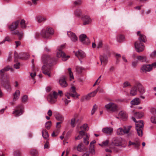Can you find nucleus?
I'll return each mask as SVG.
<instances>
[{"mask_svg": "<svg viewBox=\"0 0 156 156\" xmlns=\"http://www.w3.org/2000/svg\"><path fill=\"white\" fill-rule=\"evenodd\" d=\"M140 37L138 38V40L140 42H145L146 41V36L144 35L140 34L139 35Z\"/></svg>", "mask_w": 156, "mask_h": 156, "instance_id": "cd10ccee", "label": "nucleus"}, {"mask_svg": "<svg viewBox=\"0 0 156 156\" xmlns=\"http://www.w3.org/2000/svg\"><path fill=\"white\" fill-rule=\"evenodd\" d=\"M150 56L152 58H154L156 57V51H154L151 54H150Z\"/></svg>", "mask_w": 156, "mask_h": 156, "instance_id": "bf43d9fd", "label": "nucleus"}, {"mask_svg": "<svg viewBox=\"0 0 156 156\" xmlns=\"http://www.w3.org/2000/svg\"><path fill=\"white\" fill-rule=\"evenodd\" d=\"M68 36L70 37L71 40L73 42H76L78 40V38L75 33L71 31H68L67 33Z\"/></svg>", "mask_w": 156, "mask_h": 156, "instance_id": "2eb2a0df", "label": "nucleus"}, {"mask_svg": "<svg viewBox=\"0 0 156 156\" xmlns=\"http://www.w3.org/2000/svg\"><path fill=\"white\" fill-rule=\"evenodd\" d=\"M20 94V91L18 90H16L15 92L13 94V101H14L17 100L19 98Z\"/></svg>", "mask_w": 156, "mask_h": 156, "instance_id": "393cba45", "label": "nucleus"}, {"mask_svg": "<svg viewBox=\"0 0 156 156\" xmlns=\"http://www.w3.org/2000/svg\"><path fill=\"white\" fill-rule=\"evenodd\" d=\"M80 128L81 129H82L83 128V129L85 131H87L88 130V128L87 124H84L83 126L81 127H80Z\"/></svg>", "mask_w": 156, "mask_h": 156, "instance_id": "c03bdc74", "label": "nucleus"}, {"mask_svg": "<svg viewBox=\"0 0 156 156\" xmlns=\"http://www.w3.org/2000/svg\"><path fill=\"white\" fill-rule=\"evenodd\" d=\"M137 88L135 84V85L131 88L129 94L131 96H134L137 94Z\"/></svg>", "mask_w": 156, "mask_h": 156, "instance_id": "6ab92c4d", "label": "nucleus"}, {"mask_svg": "<svg viewBox=\"0 0 156 156\" xmlns=\"http://www.w3.org/2000/svg\"><path fill=\"white\" fill-rule=\"evenodd\" d=\"M91 97L90 95L89 94L85 96V99L88 100L90 99V98Z\"/></svg>", "mask_w": 156, "mask_h": 156, "instance_id": "e2e57ef3", "label": "nucleus"}, {"mask_svg": "<svg viewBox=\"0 0 156 156\" xmlns=\"http://www.w3.org/2000/svg\"><path fill=\"white\" fill-rule=\"evenodd\" d=\"M138 62V61L137 60L133 62L132 64V66L133 67H136Z\"/></svg>", "mask_w": 156, "mask_h": 156, "instance_id": "5fc2aeb1", "label": "nucleus"}, {"mask_svg": "<svg viewBox=\"0 0 156 156\" xmlns=\"http://www.w3.org/2000/svg\"><path fill=\"white\" fill-rule=\"evenodd\" d=\"M69 93V95L73 98H74L76 96V95H77V93H73V94L70 92Z\"/></svg>", "mask_w": 156, "mask_h": 156, "instance_id": "680f3d73", "label": "nucleus"}, {"mask_svg": "<svg viewBox=\"0 0 156 156\" xmlns=\"http://www.w3.org/2000/svg\"><path fill=\"white\" fill-rule=\"evenodd\" d=\"M134 115L136 118L140 119L144 116V114L143 112H138L135 113Z\"/></svg>", "mask_w": 156, "mask_h": 156, "instance_id": "c85d7f7f", "label": "nucleus"}, {"mask_svg": "<svg viewBox=\"0 0 156 156\" xmlns=\"http://www.w3.org/2000/svg\"><path fill=\"white\" fill-rule=\"evenodd\" d=\"M53 30L51 28L47 27L46 29L43 30L41 33V36L44 38H49L50 36L53 34Z\"/></svg>", "mask_w": 156, "mask_h": 156, "instance_id": "7ed1b4c3", "label": "nucleus"}, {"mask_svg": "<svg viewBox=\"0 0 156 156\" xmlns=\"http://www.w3.org/2000/svg\"><path fill=\"white\" fill-rule=\"evenodd\" d=\"M35 19L36 21L39 23L44 22L47 20V18L46 17L41 16H36Z\"/></svg>", "mask_w": 156, "mask_h": 156, "instance_id": "4be33fe9", "label": "nucleus"}, {"mask_svg": "<svg viewBox=\"0 0 156 156\" xmlns=\"http://www.w3.org/2000/svg\"><path fill=\"white\" fill-rule=\"evenodd\" d=\"M73 93H77L76 91V88L74 86L72 87L70 92Z\"/></svg>", "mask_w": 156, "mask_h": 156, "instance_id": "052dcab7", "label": "nucleus"}, {"mask_svg": "<svg viewBox=\"0 0 156 156\" xmlns=\"http://www.w3.org/2000/svg\"><path fill=\"white\" fill-rule=\"evenodd\" d=\"M75 119L74 118L71 119V125L73 127H74L75 126Z\"/></svg>", "mask_w": 156, "mask_h": 156, "instance_id": "3c124183", "label": "nucleus"}, {"mask_svg": "<svg viewBox=\"0 0 156 156\" xmlns=\"http://www.w3.org/2000/svg\"><path fill=\"white\" fill-rule=\"evenodd\" d=\"M102 132L107 134L110 135L113 133V128L110 127H106L102 129Z\"/></svg>", "mask_w": 156, "mask_h": 156, "instance_id": "a211bd4d", "label": "nucleus"}, {"mask_svg": "<svg viewBox=\"0 0 156 156\" xmlns=\"http://www.w3.org/2000/svg\"><path fill=\"white\" fill-rule=\"evenodd\" d=\"M20 65V63L19 62L17 63L14 65V67L16 69H18L20 68L19 66Z\"/></svg>", "mask_w": 156, "mask_h": 156, "instance_id": "4d7b16f0", "label": "nucleus"}, {"mask_svg": "<svg viewBox=\"0 0 156 156\" xmlns=\"http://www.w3.org/2000/svg\"><path fill=\"white\" fill-rule=\"evenodd\" d=\"M42 60L45 64L42 67V72L45 75L50 77L51 66L56 64L57 59L54 58H51L49 56L44 55L42 56Z\"/></svg>", "mask_w": 156, "mask_h": 156, "instance_id": "f257e3e1", "label": "nucleus"}, {"mask_svg": "<svg viewBox=\"0 0 156 156\" xmlns=\"http://www.w3.org/2000/svg\"><path fill=\"white\" fill-rule=\"evenodd\" d=\"M103 46L102 41L101 40H99L97 45V48H99L102 47Z\"/></svg>", "mask_w": 156, "mask_h": 156, "instance_id": "49530a36", "label": "nucleus"}, {"mask_svg": "<svg viewBox=\"0 0 156 156\" xmlns=\"http://www.w3.org/2000/svg\"><path fill=\"white\" fill-rule=\"evenodd\" d=\"M51 125V121H48L46 123L45 127L48 129H49Z\"/></svg>", "mask_w": 156, "mask_h": 156, "instance_id": "a18cd8bd", "label": "nucleus"}, {"mask_svg": "<svg viewBox=\"0 0 156 156\" xmlns=\"http://www.w3.org/2000/svg\"><path fill=\"white\" fill-rule=\"evenodd\" d=\"M89 153H91L92 154H94L95 153L94 149V145H93L92 146H90L89 149Z\"/></svg>", "mask_w": 156, "mask_h": 156, "instance_id": "4c0bfd02", "label": "nucleus"}, {"mask_svg": "<svg viewBox=\"0 0 156 156\" xmlns=\"http://www.w3.org/2000/svg\"><path fill=\"white\" fill-rule=\"evenodd\" d=\"M75 55L78 58H83L85 56V53L81 50H79L77 52H76L75 53Z\"/></svg>", "mask_w": 156, "mask_h": 156, "instance_id": "b1692460", "label": "nucleus"}, {"mask_svg": "<svg viewBox=\"0 0 156 156\" xmlns=\"http://www.w3.org/2000/svg\"><path fill=\"white\" fill-rule=\"evenodd\" d=\"M123 130L124 131V133H128L129 132L128 128L126 127H124Z\"/></svg>", "mask_w": 156, "mask_h": 156, "instance_id": "13d9d810", "label": "nucleus"}, {"mask_svg": "<svg viewBox=\"0 0 156 156\" xmlns=\"http://www.w3.org/2000/svg\"><path fill=\"white\" fill-rule=\"evenodd\" d=\"M119 115L123 119H126L127 115L123 111H121L119 113Z\"/></svg>", "mask_w": 156, "mask_h": 156, "instance_id": "f704fd0d", "label": "nucleus"}, {"mask_svg": "<svg viewBox=\"0 0 156 156\" xmlns=\"http://www.w3.org/2000/svg\"><path fill=\"white\" fill-rule=\"evenodd\" d=\"M100 60L101 63H103L104 65H105L108 62V58L106 55H101L100 56Z\"/></svg>", "mask_w": 156, "mask_h": 156, "instance_id": "412c9836", "label": "nucleus"}, {"mask_svg": "<svg viewBox=\"0 0 156 156\" xmlns=\"http://www.w3.org/2000/svg\"><path fill=\"white\" fill-rule=\"evenodd\" d=\"M123 129L122 128H119L117 131V133L118 135H122L124 134Z\"/></svg>", "mask_w": 156, "mask_h": 156, "instance_id": "e433bc0d", "label": "nucleus"}, {"mask_svg": "<svg viewBox=\"0 0 156 156\" xmlns=\"http://www.w3.org/2000/svg\"><path fill=\"white\" fill-rule=\"evenodd\" d=\"M135 84L138 91L141 94H142L145 92V90L144 87L139 82L136 81L135 83Z\"/></svg>", "mask_w": 156, "mask_h": 156, "instance_id": "ddd939ff", "label": "nucleus"}, {"mask_svg": "<svg viewBox=\"0 0 156 156\" xmlns=\"http://www.w3.org/2000/svg\"><path fill=\"white\" fill-rule=\"evenodd\" d=\"M20 27L22 28L25 29L27 27V24L26 23L25 21L23 19H22L21 21L20 20Z\"/></svg>", "mask_w": 156, "mask_h": 156, "instance_id": "c756f323", "label": "nucleus"}, {"mask_svg": "<svg viewBox=\"0 0 156 156\" xmlns=\"http://www.w3.org/2000/svg\"><path fill=\"white\" fill-rule=\"evenodd\" d=\"M55 118L57 120L61 122H62L64 120L63 117L62 115L60 114H58L55 117Z\"/></svg>", "mask_w": 156, "mask_h": 156, "instance_id": "c9c22d12", "label": "nucleus"}, {"mask_svg": "<svg viewBox=\"0 0 156 156\" xmlns=\"http://www.w3.org/2000/svg\"><path fill=\"white\" fill-rule=\"evenodd\" d=\"M58 94L55 91H53V94H50L47 97V99L48 101L51 104L55 103L56 101Z\"/></svg>", "mask_w": 156, "mask_h": 156, "instance_id": "20e7f679", "label": "nucleus"}, {"mask_svg": "<svg viewBox=\"0 0 156 156\" xmlns=\"http://www.w3.org/2000/svg\"><path fill=\"white\" fill-rule=\"evenodd\" d=\"M136 58L138 61L145 62L147 61V58L145 56L138 55L136 56Z\"/></svg>", "mask_w": 156, "mask_h": 156, "instance_id": "5701e85b", "label": "nucleus"}, {"mask_svg": "<svg viewBox=\"0 0 156 156\" xmlns=\"http://www.w3.org/2000/svg\"><path fill=\"white\" fill-rule=\"evenodd\" d=\"M79 39L80 41L83 44H87L90 43L89 38L87 37L86 35L84 34H81L79 37Z\"/></svg>", "mask_w": 156, "mask_h": 156, "instance_id": "9b49d317", "label": "nucleus"}, {"mask_svg": "<svg viewBox=\"0 0 156 156\" xmlns=\"http://www.w3.org/2000/svg\"><path fill=\"white\" fill-rule=\"evenodd\" d=\"M42 133L43 138L45 139H48L49 136V135L47 131L45 129H44L42 131Z\"/></svg>", "mask_w": 156, "mask_h": 156, "instance_id": "7c9ffc66", "label": "nucleus"}, {"mask_svg": "<svg viewBox=\"0 0 156 156\" xmlns=\"http://www.w3.org/2000/svg\"><path fill=\"white\" fill-rule=\"evenodd\" d=\"M152 69V66L150 65H144L141 68L142 72L146 73L150 71Z\"/></svg>", "mask_w": 156, "mask_h": 156, "instance_id": "4468645a", "label": "nucleus"}, {"mask_svg": "<svg viewBox=\"0 0 156 156\" xmlns=\"http://www.w3.org/2000/svg\"><path fill=\"white\" fill-rule=\"evenodd\" d=\"M151 112L153 114L156 115V109H155L152 108L151 110Z\"/></svg>", "mask_w": 156, "mask_h": 156, "instance_id": "774afa93", "label": "nucleus"}, {"mask_svg": "<svg viewBox=\"0 0 156 156\" xmlns=\"http://www.w3.org/2000/svg\"><path fill=\"white\" fill-rule=\"evenodd\" d=\"M49 143L48 142H47L46 143L44 144V148H48L49 147Z\"/></svg>", "mask_w": 156, "mask_h": 156, "instance_id": "69168bd1", "label": "nucleus"}, {"mask_svg": "<svg viewBox=\"0 0 156 156\" xmlns=\"http://www.w3.org/2000/svg\"><path fill=\"white\" fill-rule=\"evenodd\" d=\"M96 105L95 104L93 106V108L91 111V115H93L94 114L96 109H97V108H96Z\"/></svg>", "mask_w": 156, "mask_h": 156, "instance_id": "864d4df0", "label": "nucleus"}, {"mask_svg": "<svg viewBox=\"0 0 156 156\" xmlns=\"http://www.w3.org/2000/svg\"><path fill=\"white\" fill-rule=\"evenodd\" d=\"M21 153L19 151H17L14 152V155L16 156H20Z\"/></svg>", "mask_w": 156, "mask_h": 156, "instance_id": "6e6d98bb", "label": "nucleus"}, {"mask_svg": "<svg viewBox=\"0 0 156 156\" xmlns=\"http://www.w3.org/2000/svg\"><path fill=\"white\" fill-rule=\"evenodd\" d=\"M3 86L7 90L10 89V85L9 80H7L5 81L3 83Z\"/></svg>", "mask_w": 156, "mask_h": 156, "instance_id": "a878e982", "label": "nucleus"}, {"mask_svg": "<svg viewBox=\"0 0 156 156\" xmlns=\"http://www.w3.org/2000/svg\"><path fill=\"white\" fill-rule=\"evenodd\" d=\"M58 50L57 52V56L59 58L61 57L62 60L66 61L67 59V58L69 57V56H66L65 54L62 50H61L60 48H58Z\"/></svg>", "mask_w": 156, "mask_h": 156, "instance_id": "1a4fd4ad", "label": "nucleus"}, {"mask_svg": "<svg viewBox=\"0 0 156 156\" xmlns=\"http://www.w3.org/2000/svg\"><path fill=\"white\" fill-rule=\"evenodd\" d=\"M109 143V140H106L105 141H103L101 144H99V145L101 147L104 146H107Z\"/></svg>", "mask_w": 156, "mask_h": 156, "instance_id": "ea45409f", "label": "nucleus"}, {"mask_svg": "<svg viewBox=\"0 0 156 156\" xmlns=\"http://www.w3.org/2000/svg\"><path fill=\"white\" fill-rule=\"evenodd\" d=\"M83 142L85 144L87 145L89 143V141L85 138H83Z\"/></svg>", "mask_w": 156, "mask_h": 156, "instance_id": "338daca9", "label": "nucleus"}, {"mask_svg": "<svg viewBox=\"0 0 156 156\" xmlns=\"http://www.w3.org/2000/svg\"><path fill=\"white\" fill-rule=\"evenodd\" d=\"M76 71L79 73H81L83 70V68L81 67L77 66L76 68Z\"/></svg>", "mask_w": 156, "mask_h": 156, "instance_id": "37998d69", "label": "nucleus"}, {"mask_svg": "<svg viewBox=\"0 0 156 156\" xmlns=\"http://www.w3.org/2000/svg\"><path fill=\"white\" fill-rule=\"evenodd\" d=\"M79 134L80 135L82 136L85 134V133L82 130L79 131Z\"/></svg>", "mask_w": 156, "mask_h": 156, "instance_id": "0e129e2a", "label": "nucleus"}, {"mask_svg": "<svg viewBox=\"0 0 156 156\" xmlns=\"http://www.w3.org/2000/svg\"><path fill=\"white\" fill-rule=\"evenodd\" d=\"M134 46L136 51L138 52H142L144 49V44L139 41L136 42L134 44Z\"/></svg>", "mask_w": 156, "mask_h": 156, "instance_id": "423d86ee", "label": "nucleus"}, {"mask_svg": "<svg viewBox=\"0 0 156 156\" xmlns=\"http://www.w3.org/2000/svg\"><path fill=\"white\" fill-rule=\"evenodd\" d=\"M82 19L83 21V25L89 24L91 22V19L88 15H85L83 16Z\"/></svg>", "mask_w": 156, "mask_h": 156, "instance_id": "dca6fc26", "label": "nucleus"}, {"mask_svg": "<svg viewBox=\"0 0 156 156\" xmlns=\"http://www.w3.org/2000/svg\"><path fill=\"white\" fill-rule=\"evenodd\" d=\"M10 70L11 71L13 72V69L9 66H7L0 70V76L3 77L5 72Z\"/></svg>", "mask_w": 156, "mask_h": 156, "instance_id": "f8f14e48", "label": "nucleus"}, {"mask_svg": "<svg viewBox=\"0 0 156 156\" xmlns=\"http://www.w3.org/2000/svg\"><path fill=\"white\" fill-rule=\"evenodd\" d=\"M105 107L107 109L112 112H115L117 110V105L114 103L110 102L106 105Z\"/></svg>", "mask_w": 156, "mask_h": 156, "instance_id": "6e6552de", "label": "nucleus"}, {"mask_svg": "<svg viewBox=\"0 0 156 156\" xmlns=\"http://www.w3.org/2000/svg\"><path fill=\"white\" fill-rule=\"evenodd\" d=\"M122 143V138L118 137L114 138L112 140L111 144L115 146H121Z\"/></svg>", "mask_w": 156, "mask_h": 156, "instance_id": "0eeeda50", "label": "nucleus"}, {"mask_svg": "<svg viewBox=\"0 0 156 156\" xmlns=\"http://www.w3.org/2000/svg\"><path fill=\"white\" fill-rule=\"evenodd\" d=\"M151 120L152 123L156 124V117L153 116H152L151 117Z\"/></svg>", "mask_w": 156, "mask_h": 156, "instance_id": "603ef678", "label": "nucleus"}, {"mask_svg": "<svg viewBox=\"0 0 156 156\" xmlns=\"http://www.w3.org/2000/svg\"><path fill=\"white\" fill-rule=\"evenodd\" d=\"M24 111L22 109V105H20L17 106L12 112V114L16 117H18L23 113Z\"/></svg>", "mask_w": 156, "mask_h": 156, "instance_id": "39448f33", "label": "nucleus"}, {"mask_svg": "<svg viewBox=\"0 0 156 156\" xmlns=\"http://www.w3.org/2000/svg\"><path fill=\"white\" fill-rule=\"evenodd\" d=\"M30 153L33 156H37L38 152L37 151L35 150H33L30 151Z\"/></svg>", "mask_w": 156, "mask_h": 156, "instance_id": "79ce46f5", "label": "nucleus"}, {"mask_svg": "<svg viewBox=\"0 0 156 156\" xmlns=\"http://www.w3.org/2000/svg\"><path fill=\"white\" fill-rule=\"evenodd\" d=\"M133 121L136 123L135 128L138 135L140 137L142 136L143 135V129L144 126V123L143 120H141L136 122L135 118L132 117Z\"/></svg>", "mask_w": 156, "mask_h": 156, "instance_id": "f03ea898", "label": "nucleus"}, {"mask_svg": "<svg viewBox=\"0 0 156 156\" xmlns=\"http://www.w3.org/2000/svg\"><path fill=\"white\" fill-rule=\"evenodd\" d=\"M83 146V145L82 143L79 144L77 147V150L79 151H83V148H82Z\"/></svg>", "mask_w": 156, "mask_h": 156, "instance_id": "58836bf2", "label": "nucleus"}, {"mask_svg": "<svg viewBox=\"0 0 156 156\" xmlns=\"http://www.w3.org/2000/svg\"><path fill=\"white\" fill-rule=\"evenodd\" d=\"M74 14L75 16L77 17H80L82 15V12L80 9H77L75 11Z\"/></svg>", "mask_w": 156, "mask_h": 156, "instance_id": "2f4dec72", "label": "nucleus"}, {"mask_svg": "<svg viewBox=\"0 0 156 156\" xmlns=\"http://www.w3.org/2000/svg\"><path fill=\"white\" fill-rule=\"evenodd\" d=\"M81 3L82 2L81 0H76L73 2V4L74 6L80 5L81 4Z\"/></svg>", "mask_w": 156, "mask_h": 156, "instance_id": "a19ab883", "label": "nucleus"}, {"mask_svg": "<svg viewBox=\"0 0 156 156\" xmlns=\"http://www.w3.org/2000/svg\"><path fill=\"white\" fill-rule=\"evenodd\" d=\"M125 40L124 36L122 35H119L117 37V40L118 42H121Z\"/></svg>", "mask_w": 156, "mask_h": 156, "instance_id": "72a5a7b5", "label": "nucleus"}, {"mask_svg": "<svg viewBox=\"0 0 156 156\" xmlns=\"http://www.w3.org/2000/svg\"><path fill=\"white\" fill-rule=\"evenodd\" d=\"M140 103V100L139 98H135L131 101V104L133 105H137Z\"/></svg>", "mask_w": 156, "mask_h": 156, "instance_id": "bb28decb", "label": "nucleus"}, {"mask_svg": "<svg viewBox=\"0 0 156 156\" xmlns=\"http://www.w3.org/2000/svg\"><path fill=\"white\" fill-rule=\"evenodd\" d=\"M59 83L62 87H66L68 84L66 81L65 78V76L61 78L59 80Z\"/></svg>", "mask_w": 156, "mask_h": 156, "instance_id": "aec40b11", "label": "nucleus"}, {"mask_svg": "<svg viewBox=\"0 0 156 156\" xmlns=\"http://www.w3.org/2000/svg\"><path fill=\"white\" fill-rule=\"evenodd\" d=\"M129 144L130 145H133L134 148L137 149H138L139 148V147L140 146V141L137 140L132 142L130 141H129Z\"/></svg>", "mask_w": 156, "mask_h": 156, "instance_id": "f3484780", "label": "nucleus"}, {"mask_svg": "<svg viewBox=\"0 0 156 156\" xmlns=\"http://www.w3.org/2000/svg\"><path fill=\"white\" fill-rule=\"evenodd\" d=\"M69 76L70 78L71 79H73L74 77L72 72L71 71V69L70 68H69L68 69Z\"/></svg>", "mask_w": 156, "mask_h": 156, "instance_id": "de8ad7c7", "label": "nucleus"}, {"mask_svg": "<svg viewBox=\"0 0 156 156\" xmlns=\"http://www.w3.org/2000/svg\"><path fill=\"white\" fill-rule=\"evenodd\" d=\"M128 86H131L130 83L128 81H126L123 84V87L124 88Z\"/></svg>", "mask_w": 156, "mask_h": 156, "instance_id": "8fccbe9b", "label": "nucleus"}, {"mask_svg": "<svg viewBox=\"0 0 156 156\" xmlns=\"http://www.w3.org/2000/svg\"><path fill=\"white\" fill-rule=\"evenodd\" d=\"M28 98V96L27 95H24L22 97V102L23 103H25L26 102Z\"/></svg>", "mask_w": 156, "mask_h": 156, "instance_id": "09e8293b", "label": "nucleus"}, {"mask_svg": "<svg viewBox=\"0 0 156 156\" xmlns=\"http://www.w3.org/2000/svg\"><path fill=\"white\" fill-rule=\"evenodd\" d=\"M20 22V20H17L13 21L11 24L9 26V29L11 31L15 30L17 28Z\"/></svg>", "mask_w": 156, "mask_h": 156, "instance_id": "9d476101", "label": "nucleus"}, {"mask_svg": "<svg viewBox=\"0 0 156 156\" xmlns=\"http://www.w3.org/2000/svg\"><path fill=\"white\" fill-rule=\"evenodd\" d=\"M12 34L17 35L19 37L20 39H21V37H22L23 35V33H20L19 32L18 30H16L14 31H13L12 33Z\"/></svg>", "mask_w": 156, "mask_h": 156, "instance_id": "473e14b6", "label": "nucleus"}]
</instances>
